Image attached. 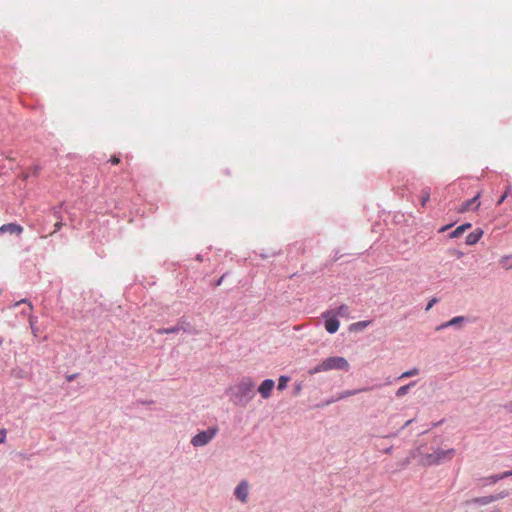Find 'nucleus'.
I'll return each instance as SVG.
<instances>
[{
  "mask_svg": "<svg viewBox=\"0 0 512 512\" xmlns=\"http://www.w3.org/2000/svg\"><path fill=\"white\" fill-rule=\"evenodd\" d=\"M23 232V227L17 223H7L0 227V234L10 233L20 235Z\"/></svg>",
  "mask_w": 512,
  "mask_h": 512,
  "instance_id": "9d476101",
  "label": "nucleus"
},
{
  "mask_svg": "<svg viewBox=\"0 0 512 512\" xmlns=\"http://www.w3.org/2000/svg\"><path fill=\"white\" fill-rule=\"evenodd\" d=\"M77 376H78V374H71V375L67 376V381L71 382V381L75 380Z\"/></svg>",
  "mask_w": 512,
  "mask_h": 512,
  "instance_id": "37998d69",
  "label": "nucleus"
},
{
  "mask_svg": "<svg viewBox=\"0 0 512 512\" xmlns=\"http://www.w3.org/2000/svg\"><path fill=\"white\" fill-rule=\"evenodd\" d=\"M3 343V338L0 337V345Z\"/></svg>",
  "mask_w": 512,
  "mask_h": 512,
  "instance_id": "5fc2aeb1",
  "label": "nucleus"
},
{
  "mask_svg": "<svg viewBox=\"0 0 512 512\" xmlns=\"http://www.w3.org/2000/svg\"><path fill=\"white\" fill-rule=\"evenodd\" d=\"M490 503H492L491 495L475 497L471 500L466 501L467 505H469V504L488 505Z\"/></svg>",
  "mask_w": 512,
  "mask_h": 512,
  "instance_id": "4468645a",
  "label": "nucleus"
},
{
  "mask_svg": "<svg viewBox=\"0 0 512 512\" xmlns=\"http://www.w3.org/2000/svg\"><path fill=\"white\" fill-rule=\"evenodd\" d=\"M419 373V370L417 368H412L408 371H405L404 373H402V375L400 376V378H408V377H412V376H415Z\"/></svg>",
  "mask_w": 512,
  "mask_h": 512,
  "instance_id": "a878e982",
  "label": "nucleus"
},
{
  "mask_svg": "<svg viewBox=\"0 0 512 512\" xmlns=\"http://www.w3.org/2000/svg\"><path fill=\"white\" fill-rule=\"evenodd\" d=\"M452 226H453V224H447V225H445V226H442V227L438 230V232H439V233H442V232H444V231L448 230L449 228H451Z\"/></svg>",
  "mask_w": 512,
  "mask_h": 512,
  "instance_id": "58836bf2",
  "label": "nucleus"
},
{
  "mask_svg": "<svg viewBox=\"0 0 512 512\" xmlns=\"http://www.w3.org/2000/svg\"><path fill=\"white\" fill-rule=\"evenodd\" d=\"M510 476H512V470L505 471V472L499 473V474L490 475L487 477H482L479 479V481L481 482L482 486H490V485H493V484L497 483L498 481L508 478Z\"/></svg>",
  "mask_w": 512,
  "mask_h": 512,
  "instance_id": "423d86ee",
  "label": "nucleus"
},
{
  "mask_svg": "<svg viewBox=\"0 0 512 512\" xmlns=\"http://www.w3.org/2000/svg\"><path fill=\"white\" fill-rule=\"evenodd\" d=\"M436 302H437V299H436V298H432V299L428 302V304H427V306H426V310L428 311L429 309H431V308H432V306H433Z\"/></svg>",
  "mask_w": 512,
  "mask_h": 512,
  "instance_id": "e433bc0d",
  "label": "nucleus"
},
{
  "mask_svg": "<svg viewBox=\"0 0 512 512\" xmlns=\"http://www.w3.org/2000/svg\"><path fill=\"white\" fill-rule=\"evenodd\" d=\"M302 389L301 383H297L294 388V394L297 395Z\"/></svg>",
  "mask_w": 512,
  "mask_h": 512,
  "instance_id": "ea45409f",
  "label": "nucleus"
},
{
  "mask_svg": "<svg viewBox=\"0 0 512 512\" xmlns=\"http://www.w3.org/2000/svg\"><path fill=\"white\" fill-rule=\"evenodd\" d=\"M479 198L480 193H477L473 198L464 201L459 209L460 212H466L472 209H477L478 206L480 205V203L478 202Z\"/></svg>",
  "mask_w": 512,
  "mask_h": 512,
  "instance_id": "9b49d317",
  "label": "nucleus"
},
{
  "mask_svg": "<svg viewBox=\"0 0 512 512\" xmlns=\"http://www.w3.org/2000/svg\"><path fill=\"white\" fill-rule=\"evenodd\" d=\"M455 449L450 448L447 450L437 449L433 453H425L422 458H420L419 463L422 466H437L448 460H451L455 455Z\"/></svg>",
  "mask_w": 512,
  "mask_h": 512,
  "instance_id": "7ed1b4c3",
  "label": "nucleus"
},
{
  "mask_svg": "<svg viewBox=\"0 0 512 512\" xmlns=\"http://www.w3.org/2000/svg\"><path fill=\"white\" fill-rule=\"evenodd\" d=\"M504 408H505V410H506V411H508L509 413H512V400H511L509 403L505 404V405H504Z\"/></svg>",
  "mask_w": 512,
  "mask_h": 512,
  "instance_id": "a19ab883",
  "label": "nucleus"
},
{
  "mask_svg": "<svg viewBox=\"0 0 512 512\" xmlns=\"http://www.w3.org/2000/svg\"><path fill=\"white\" fill-rule=\"evenodd\" d=\"M491 512H500L499 509H493Z\"/></svg>",
  "mask_w": 512,
  "mask_h": 512,
  "instance_id": "864d4df0",
  "label": "nucleus"
},
{
  "mask_svg": "<svg viewBox=\"0 0 512 512\" xmlns=\"http://www.w3.org/2000/svg\"><path fill=\"white\" fill-rule=\"evenodd\" d=\"M249 486L247 481H241L234 490L235 497L241 502H246L248 498Z\"/></svg>",
  "mask_w": 512,
  "mask_h": 512,
  "instance_id": "1a4fd4ad",
  "label": "nucleus"
},
{
  "mask_svg": "<svg viewBox=\"0 0 512 512\" xmlns=\"http://www.w3.org/2000/svg\"><path fill=\"white\" fill-rule=\"evenodd\" d=\"M261 257H262L263 259H265V258H267V257H268V255H266V254H261Z\"/></svg>",
  "mask_w": 512,
  "mask_h": 512,
  "instance_id": "603ef678",
  "label": "nucleus"
},
{
  "mask_svg": "<svg viewBox=\"0 0 512 512\" xmlns=\"http://www.w3.org/2000/svg\"><path fill=\"white\" fill-rule=\"evenodd\" d=\"M196 260L199 261V262H202L203 261V255L197 254L196 255Z\"/></svg>",
  "mask_w": 512,
  "mask_h": 512,
  "instance_id": "a18cd8bd",
  "label": "nucleus"
},
{
  "mask_svg": "<svg viewBox=\"0 0 512 512\" xmlns=\"http://www.w3.org/2000/svg\"><path fill=\"white\" fill-rule=\"evenodd\" d=\"M274 387L275 382L273 379H265L259 385L257 391L260 393L262 398L268 399L271 396Z\"/></svg>",
  "mask_w": 512,
  "mask_h": 512,
  "instance_id": "6e6552de",
  "label": "nucleus"
},
{
  "mask_svg": "<svg viewBox=\"0 0 512 512\" xmlns=\"http://www.w3.org/2000/svg\"><path fill=\"white\" fill-rule=\"evenodd\" d=\"M370 323L371 322L368 320L358 321V322L352 323L349 326V330L351 332L363 331L365 328H367L369 326Z\"/></svg>",
  "mask_w": 512,
  "mask_h": 512,
  "instance_id": "2eb2a0df",
  "label": "nucleus"
},
{
  "mask_svg": "<svg viewBox=\"0 0 512 512\" xmlns=\"http://www.w3.org/2000/svg\"><path fill=\"white\" fill-rule=\"evenodd\" d=\"M22 303H27V304L29 305L30 310H32V309H33L32 304H31L27 299H22V300H20L19 302H17V303H16V305H20V304H22Z\"/></svg>",
  "mask_w": 512,
  "mask_h": 512,
  "instance_id": "4c0bfd02",
  "label": "nucleus"
},
{
  "mask_svg": "<svg viewBox=\"0 0 512 512\" xmlns=\"http://www.w3.org/2000/svg\"><path fill=\"white\" fill-rule=\"evenodd\" d=\"M340 257H339V254H336L335 257H334V260H338Z\"/></svg>",
  "mask_w": 512,
  "mask_h": 512,
  "instance_id": "3c124183",
  "label": "nucleus"
},
{
  "mask_svg": "<svg viewBox=\"0 0 512 512\" xmlns=\"http://www.w3.org/2000/svg\"><path fill=\"white\" fill-rule=\"evenodd\" d=\"M415 384H416V381H412L407 385L399 387L395 393L396 397L401 398V397L405 396L409 392L411 387H413Z\"/></svg>",
  "mask_w": 512,
  "mask_h": 512,
  "instance_id": "dca6fc26",
  "label": "nucleus"
},
{
  "mask_svg": "<svg viewBox=\"0 0 512 512\" xmlns=\"http://www.w3.org/2000/svg\"><path fill=\"white\" fill-rule=\"evenodd\" d=\"M113 165L120 163V157L117 155H113L109 160Z\"/></svg>",
  "mask_w": 512,
  "mask_h": 512,
  "instance_id": "c9c22d12",
  "label": "nucleus"
},
{
  "mask_svg": "<svg viewBox=\"0 0 512 512\" xmlns=\"http://www.w3.org/2000/svg\"><path fill=\"white\" fill-rule=\"evenodd\" d=\"M348 313H349V307L345 304H342L337 308L336 315L344 317V316H347Z\"/></svg>",
  "mask_w": 512,
  "mask_h": 512,
  "instance_id": "393cba45",
  "label": "nucleus"
},
{
  "mask_svg": "<svg viewBox=\"0 0 512 512\" xmlns=\"http://www.w3.org/2000/svg\"><path fill=\"white\" fill-rule=\"evenodd\" d=\"M430 200V188L426 187L421 190L420 202L422 207H425L427 202Z\"/></svg>",
  "mask_w": 512,
  "mask_h": 512,
  "instance_id": "6ab92c4d",
  "label": "nucleus"
},
{
  "mask_svg": "<svg viewBox=\"0 0 512 512\" xmlns=\"http://www.w3.org/2000/svg\"><path fill=\"white\" fill-rule=\"evenodd\" d=\"M255 382L250 377L242 378L237 384L226 390V395L234 405L246 407L255 396Z\"/></svg>",
  "mask_w": 512,
  "mask_h": 512,
  "instance_id": "f257e3e1",
  "label": "nucleus"
},
{
  "mask_svg": "<svg viewBox=\"0 0 512 512\" xmlns=\"http://www.w3.org/2000/svg\"><path fill=\"white\" fill-rule=\"evenodd\" d=\"M465 322H467V318L466 317H464V316H456V317H453L452 319H450L449 321L444 322V323L438 325L436 327V330L439 331V330H442V329H445V328H449V327H453V328L459 330V329L462 328V325Z\"/></svg>",
  "mask_w": 512,
  "mask_h": 512,
  "instance_id": "0eeeda50",
  "label": "nucleus"
},
{
  "mask_svg": "<svg viewBox=\"0 0 512 512\" xmlns=\"http://www.w3.org/2000/svg\"><path fill=\"white\" fill-rule=\"evenodd\" d=\"M290 381V377L287 375H281L278 379V390L282 391L287 387L288 382Z\"/></svg>",
  "mask_w": 512,
  "mask_h": 512,
  "instance_id": "aec40b11",
  "label": "nucleus"
},
{
  "mask_svg": "<svg viewBox=\"0 0 512 512\" xmlns=\"http://www.w3.org/2000/svg\"><path fill=\"white\" fill-rule=\"evenodd\" d=\"M484 231L481 228H477L470 232L465 239V243L469 246L475 245L483 236Z\"/></svg>",
  "mask_w": 512,
  "mask_h": 512,
  "instance_id": "ddd939ff",
  "label": "nucleus"
},
{
  "mask_svg": "<svg viewBox=\"0 0 512 512\" xmlns=\"http://www.w3.org/2000/svg\"><path fill=\"white\" fill-rule=\"evenodd\" d=\"M509 495V492L507 490H503L497 494H492L491 495V498H492V502H495V501H498V500H501V499H504L506 498L507 496Z\"/></svg>",
  "mask_w": 512,
  "mask_h": 512,
  "instance_id": "b1692460",
  "label": "nucleus"
},
{
  "mask_svg": "<svg viewBox=\"0 0 512 512\" xmlns=\"http://www.w3.org/2000/svg\"><path fill=\"white\" fill-rule=\"evenodd\" d=\"M217 426L208 427L206 430L200 431L191 439V444L194 447H203L207 445L218 433Z\"/></svg>",
  "mask_w": 512,
  "mask_h": 512,
  "instance_id": "20e7f679",
  "label": "nucleus"
},
{
  "mask_svg": "<svg viewBox=\"0 0 512 512\" xmlns=\"http://www.w3.org/2000/svg\"><path fill=\"white\" fill-rule=\"evenodd\" d=\"M511 267H512V264L508 268H511Z\"/></svg>",
  "mask_w": 512,
  "mask_h": 512,
  "instance_id": "6e6d98bb",
  "label": "nucleus"
},
{
  "mask_svg": "<svg viewBox=\"0 0 512 512\" xmlns=\"http://www.w3.org/2000/svg\"><path fill=\"white\" fill-rule=\"evenodd\" d=\"M350 364L346 358L342 356H331L324 359L322 362L317 364L315 367L308 370L310 375H314L320 372L330 371V370H342L349 371Z\"/></svg>",
  "mask_w": 512,
  "mask_h": 512,
  "instance_id": "f03ea898",
  "label": "nucleus"
},
{
  "mask_svg": "<svg viewBox=\"0 0 512 512\" xmlns=\"http://www.w3.org/2000/svg\"><path fill=\"white\" fill-rule=\"evenodd\" d=\"M425 446H426V445L424 444V445H421V446H419V447H417V448H415V449H412V450L410 451V455H409V456H410L412 459H414V458H416V457H418V456H420V457L422 458V457H423V455H425V453L423 452V448H424Z\"/></svg>",
  "mask_w": 512,
  "mask_h": 512,
  "instance_id": "412c9836",
  "label": "nucleus"
},
{
  "mask_svg": "<svg viewBox=\"0 0 512 512\" xmlns=\"http://www.w3.org/2000/svg\"><path fill=\"white\" fill-rule=\"evenodd\" d=\"M444 422V419L440 420L439 422H436V423H433V427H437L439 426L440 424H442Z\"/></svg>",
  "mask_w": 512,
  "mask_h": 512,
  "instance_id": "49530a36",
  "label": "nucleus"
},
{
  "mask_svg": "<svg viewBox=\"0 0 512 512\" xmlns=\"http://www.w3.org/2000/svg\"><path fill=\"white\" fill-rule=\"evenodd\" d=\"M177 326H178V328H180V331H182L184 333H187L190 335L197 334L196 329L191 325V323L187 320L186 317L179 318V320L177 322Z\"/></svg>",
  "mask_w": 512,
  "mask_h": 512,
  "instance_id": "f8f14e48",
  "label": "nucleus"
},
{
  "mask_svg": "<svg viewBox=\"0 0 512 512\" xmlns=\"http://www.w3.org/2000/svg\"><path fill=\"white\" fill-rule=\"evenodd\" d=\"M463 234L461 228L458 226L456 229H454L452 232L449 233L448 237L450 239L458 238Z\"/></svg>",
  "mask_w": 512,
  "mask_h": 512,
  "instance_id": "bb28decb",
  "label": "nucleus"
},
{
  "mask_svg": "<svg viewBox=\"0 0 512 512\" xmlns=\"http://www.w3.org/2000/svg\"><path fill=\"white\" fill-rule=\"evenodd\" d=\"M63 226V222H62V219H57L56 223L54 224V230L52 231V233H56L58 232Z\"/></svg>",
  "mask_w": 512,
  "mask_h": 512,
  "instance_id": "2f4dec72",
  "label": "nucleus"
},
{
  "mask_svg": "<svg viewBox=\"0 0 512 512\" xmlns=\"http://www.w3.org/2000/svg\"><path fill=\"white\" fill-rule=\"evenodd\" d=\"M455 255L457 256V258H461L463 257L464 253L462 251L456 250Z\"/></svg>",
  "mask_w": 512,
  "mask_h": 512,
  "instance_id": "c03bdc74",
  "label": "nucleus"
},
{
  "mask_svg": "<svg viewBox=\"0 0 512 512\" xmlns=\"http://www.w3.org/2000/svg\"><path fill=\"white\" fill-rule=\"evenodd\" d=\"M414 422V419H409L407 420L401 427L398 431L394 432V433H390L389 435H387L386 437L387 438H392V437H396L398 436L399 432L403 429H405L406 427H408L409 425H411L412 423Z\"/></svg>",
  "mask_w": 512,
  "mask_h": 512,
  "instance_id": "4be33fe9",
  "label": "nucleus"
},
{
  "mask_svg": "<svg viewBox=\"0 0 512 512\" xmlns=\"http://www.w3.org/2000/svg\"><path fill=\"white\" fill-rule=\"evenodd\" d=\"M227 276V273H224L220 278H218L215 282H214V287H218L222 284L224 278Z\"/></svg>",
  "mask_w": 512,
  "mask_h": 512,
  "instance_id": "f704fd0d",
  "label": "nucleus"
},
{
  "mask_svg": "<svg viewBox=\"0 0 512 512\" xmlns=\"http://www.w3.org/2000/svg\"><path fill=\"white\" fill-rule=\"evenodd\" d=\"M337 401H339V399H337V396H332L331 398H329V399L325 400V401L322 403V405H321V406H328V405H330V404H332V403H335V402H337Z\"/></svg>",
  "mask_w": 512,
  "mask_h": 512,
  "instance_id": "7c9ffc66",
  "label": "nucleus"
},
{
  "mask_svg": "<svg viewBox=\"0 0 512 512\" xmlns=\"http://www.w3.org/2000/svg\"><path fill=\"white\" fill-rule=\"evenodd\" d=\"M509 495V492L507 490H503L497 494H492L491 495V498H492V502H495V501H498V500H501V499H504L506 498L507 496Z\"/></svg>",
  "mask_w": 512,
  "mask_h": 512,
  "instance_id": "5701e85b",
  "label": "nucleus"
},
{
  "mask_svg": "<svg viewBox=\"0 0 512 512\" xmlns=\"http://www.w3.org/2000/svg\"><path fill=\"white\" fill-rule=\"evenodd\" d=\"M365 389H353V390H345V391H342L340 393L337 394V399L339 400H342V399H345V398H348L350 396H354L362 391H364Z\"/></svg>",
  "mask_w": 512,
  "mask_h": 512,
  "instance_id": "f3484780",
  "label": "nucleus"
},
{
  "mask_svg": "<svg viewBox=\"0 0 512 512\" xmlns=\"http://www.w3.org/2000/svg\"><path fill=\"white\" fill-rule=\"evenodd\" d=\"M506 258H508V257L507 256L502 257V260H501L502 264H504V262L506 261Z\"/></svg>",
  "mask_w": 512,
  "mask_h": 512,
  "instance_id": "8fccbe9b",
  "label": "nucleus"
},
{
  "mask_svg": "<svg viewBox=\"0 0 512 512\" xmlns=\"http://www.w3.org/2000/svg\"><path fill=\"white\" fill-rule=\"evenodd\" d=\"M459 227L461 228L462 232L465 233L468 229H470L472 227V224L469 222H466V223L459 225Z\"/></svg>",
  "mask_w": 512,
  "mask_h": 512,
  "instance_id": "72a5a7b5",
  "label": "nucleus"
},
{
  "mask_svg": "<svg viewBox=\"0 0 512 512\" xmlns=\"http://www.w3.org/2000/svg\"><path fill=\"white\" fill-rule=\"evenodd\" d=\"M323 318L325 319L324 326L326 331L329 334H334L338 331L340 326V321L338 320L336 315H329V312L323 314Z\"/></svg>",
  "mask_w": 512,
  "mask_h": 512,
  "instance_id": "39448f33",
  "label": "nucleus"
},
{
  "mask_svg": "<svg viewBox=\"0 0 512 512\" xmlns=\"http://www.w3.org/2000/svg\"><path fill=\"white\" fill-rule=\"evenodd\" d=\"M29 322H30V326L32 328L33 333H35L36 330H35V325H34V317L30 316Z\"/></svg>",
  "mask_w": 512,
  "mask_h": 512,
  "instance_id": "79ce46f5",
  "label": "nucleus"
},
{
  "mask_svg": "<svg viewBox=\"0 0 512 512\" xmlns=\"http://www.w3.org/2000/svg\"><path fill=\"white\" fill-rule=\"evenodd\" d=\"M411 459H412V458H411L410 456H409V457H407V458L405 459V461H404V463H403V464H404V465H408V464L410 463Z\"/></svg>",
  "mask_w": 512,
  "mask_h": 512,
  "instance_id": "09e8293b",
  "label": "nucleus"
},
{
  "mask_svg": "<svg viewBox=\"0 0 512 512\" xmlns=\"http://www.w3.org/2000/svg\"><path fill=\"white\" fill-rule=\"evenodd\" d=\"M510 191H511V186H508V187L506 188V190L504 191V193H503V194L501 195V197L499 198V200L497 201V204H498V205L502 204V203L505 201V199L508 197V195H509Z\"/></svg>",
  "mask_w": 512,
  "mask_h": 512,
  "instance_id": "c85d7f7f",
  "label": "nucleus"
},
{
  "mask_svg": "<svg viewBox=\"0 0 512 512\" xmlns=\"http://www.w3.org/2000/svg\"><path fill=\"white\" fill-rule=\"evenodd\" d=\"M153 403H154L153 400H137L132 403V407L137 408L140 405H149V404H153Z\"/></svg>",
  "mask_w": 512,
  "mask_h": 512,
  "instance_id": "cd10ccee",
  "label": "nucleus"
},
{
  "mask_svg": "<svg viewBox=\"0 0 512 512\" xmlns=\"http://www.w3.org/2000/svg\"><path fill=\"white\" fill-rule=\"evenodd\" d=\"M392 450H393V447L391 446V447L386 448L384 452L387 454H390L392 452Z\"/></svg>",
  "mask_w": 512,
  "mask_h": 512,
  "instance_id": "de8ad7c7",
  "label": "nucleus"
},
{
  "mask_svg": "<svg viewBox=\"0 0 512 512\" xmlns=\"http://www.w3.org/2000/svg\"><path fill=\"white\" fill-rule=\"evenodd\" d=\"M180 332V328H178L177 324L175 326L169 328H159L156 330V333L159 335L163 334H176Z\"/></svg>",
  "mask_w": 512,
  "mask_h": 512,
  "instance_id": "a211bd4d",
  "label": "nucleus"
},
{
  "mask_svg": "<svg viewBox=\"0 0 512 512\" xmlns=\"http://www.w3.org/2000/svg\"><path fill=\"white\" fill-rule=\"evenodd\" d=\"M7 430L5 428L0 429V444L4 443L6 440Z\"/></svg>",
  "mask_w": 512,
  "mask_h": 512,
  "instance_id": "473e14b6",
  "label": "nucleus"
},
{
  "mask_svg": "<svg viewBox=\"0 0 512 512\" xmlns=\"http://www.w3.org/2000/svg\"><path fill=\"white\" fill-rule=\"evenodd\" d=\"M52 213H53V216L56 218V219H62V216H61V206H55L52 208Z\"/></svg>",
  "mask_w": 512,
  "mask_h": 512,
  "instance_id": "c756f323",
  "label": "nucleus"
}]
</instances>
